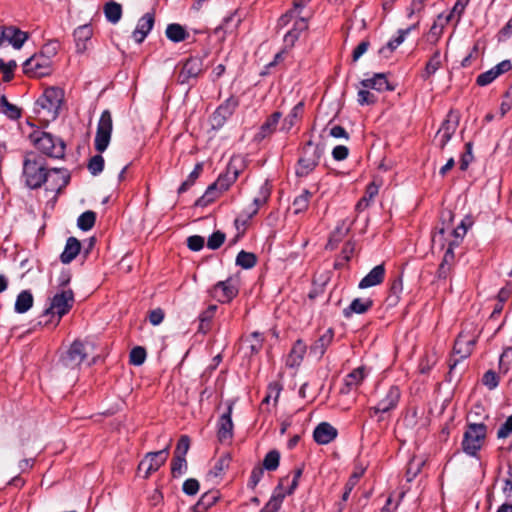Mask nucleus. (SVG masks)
Returning <instances> with one entry per match:
<instances>
[{
    "mask_svg": "<svg viewBox=\"0 0 512 512\" xmlns=\"http://www.w3.org/2000/svg\"><path fill=\"white\" fill-rule=\"evenodd\" d=\"M305 5L306 2L304 0H294L293 7L278 19V29L286 27L290 22H293V27L283 37L286 47H293L301 33L308 29V19L301 16Z\"/></svg>",
    "mask_w": 512,
    "mask_h": 512,
    "instance_id": "1",
    "label": "nucleus"
},
{
    "mask_svg": "<svg viewBox=\"0 0 512 512\" xmlns=\"http://www.w3.org/2000/svg\"><path fill=\"white\" fill-rule=\"evenodd\" d=\"M74 304V293L71 289H63L49 298V304L39 317L40 325L57 326L61 318L66 315Z\"/></svg>",
    "mask_w": 512,
    "mask_h": 512,
    "instance_id": "2",
    "label": "nucleus"
},
{
    "mask_svg": "<svg viewBox=\"0 0 512 512\" xmlns=\"http://www.w3.org/2000/svg\"><path fill=\"white\" fill-rule=\"evenodd\" d=\"M57 43L52 42L44 46L40 54L33 55L23 64V71L29 77L42 78L52 72L51 60L49 55L56 53Z\"/></svg>",
    "mask_w": 512,
    "mask_h": 512,
    "instance_id": "3",
    "label": "nucleus"
},
{
    "mask_svg": "<svg viewBox=\"0 0 512 512\" xmlns=\"http://www.w3.org/2000/svg\"><path fill=\"white\" fill-rule=\"evenodd\" d=\"M238 176L239 170L234 162L231 161L228 164L226 172L221 174L218 179L207 188L204 195L196 201V206L204 207L213 202L221 193L229 189L237 180Z\"/></svg>",
    "mask_w": 512,
    "mask_h": 512,
    "instance_id": "4",
    "label": "nucleus"
},
{
    "mask_svg": "<svg viewBox=\"0 0 512 512\" xmlns=\"http://www.w3.org/2000/svg\"><path fill=\"white\" fill-rule=\"evenodd\" d=\"M47 176L46 162L35 153H28L23 163V178L31 189H37L45 183Z\"/></svg>",
    "mask_w": 512,
    "mask_h": 512,
    "instance_id": "5",
    "label": "nucleus"
},
{
    "mask_svg": "<svg viewBox=\"0 0 512 512\" xmlns=\"http://www.w3.org/2000/svg\"><path fill=\"white\" fill-rule=\"evenodd\" d=\"M324 148L312 140L306 142L298 159L295 174L297 177H307L319 165Z\"/></svg>",
    "mask_w": 512,
    "mask_h": 512,
    "instance_id": "6",
    "label": "nucleus"
},
{
    "mask_svg": "<svg viewBox=\"0 0 512 512\" xmlns=\"http://www.w3.org/2000/svg\"><path fill=\"white\" fill-rule=\"evenodd\" d=\"M30 140L40 152L51 158L61 159L65 155L64 141L51 133L34 131L30 134Z\"/></svg>",
    "mask_w": 512,
    "mask_h": 512,
    "instance_id": "7",
    "label": "nucleus"
},
{
    "mask_svg": "<svg viewBox=\"0 0 512 512\" xmlns=\"http://www.w3.org/2000/svg\"><path fill=\"white\" fill-rule=\"evenodd\" d=\"M487 436V426L484 423H468L461 443L463 451L477 457Z\"/></svg>",
    "mask_w": 512,
    "mask_h": 512,
    "instance_id": "8",
    "label": "nucleus"
},
{
    "mask_svg": "<svg viewBox=\"0 0 512 512\" xmlns=\"http://www.w3.org/2000/svg\"><path fill=\"white\" fill-rule=\"evenodd\" d=\"M94 351L90 342L75 340L60 357V364L66 369H77Z\"/></svg>",
    "mask_w": 512,
    "mask_h": 512,
    "instance_id": "9",
    "label": "nucleus"
},
{
    "mask_svg": "<svg viewBox=\"0 0 512 512\" xmlns=\"http://www.w3.org/2000/svg\"><path fill=\"white\" fill-rule=\"evenodd\" d=\"M178 68L177 82L180 84H190L204 71L203 58L200 56H191L180 63Z\"/></svg>",
    "mask_w": 512,
    "mask_h": 512,
    "instance_id": "10",
    "label": "nucleus"
},
{
    "mask_svg": "<svg viewBox=\"0 0 512 512\" xmlns=\"http://www.w3.org/2000/svg\"><path fill=\"white\" fill-rule=\"evenodd\" d=\"M400 397V389L397 386H390L378 403L369 408L370 416L374 417L379 415L378 421H382V415L394 410L398 405Z\"/></svg>",
    "mask_w": 512,
    "mask_h": 512,
    "instance_id": "11",
    "label": "nucleus"
},
{
    "mask_svg": "<svg viewBox=\"0 0 512 512\" xmlns=\"http://www.w3.org/2000/svg\"><path fill=\"white\" fill-rule=\"evenodd\" d=\"M112 129L111 113L109 110H104L100 116L94 140L95 149L98 152L102 153L107 149L110 143Z\"/></svg>",
    "mask_w": 512,
    "mask_h": 512,
    "instance_id": "12",
    "label": "nucleus"
},
{
    "mask_svg": "<svg viewBox=\"0 0 512 512\" xmlns=\"http://www.w3.org/2000/svg\"><path fill=\"white\" fill-rule=\"evenodd\" d=\"M63 100V91L57 87L45 89L43 95L37 100V105L47 111L48 117L55 119Z\"/></svg>",
    "mask_w": 512,
    "mask_h": 512,
    "instance_id": "13",
    "label": "nucleus"
},
{
    "mask_svg": "<svg viewBox=\"0 0 512 512\" xmlns=\"http://www.w3.org/2000/svg\"><path fill=\"white\" fill-rule=\"evenodd\" d=\"M169 455V445L160 451L149 452L138 465V471L143 473L144 478H148L156 472L167 460Z\"/></svg>",
    "mask_w": 512,
    "mask_h": 512,
    "instance_id": "14",
    "label": "nucleus"
},
{
    "mask_svg": "<svg viewBox=\"0 0 512 512\" xmlns=\"http://www.w3.org/2000/svg\"><path fill=\"white\" fill-rule=\"evenodd\" d=\"M239 106V100L235 96L227 98L213 113L212 125L214 128L222 127L226 120L232 116Z\"/></svg>",
    "mask_w": 512,
    "mask_h": 512,
    "instance_id": "15",
    "label": "nucleus"
},
{
    "mask_svg": "<svg viewBox=\"0 0 512 512\" xmlns=\"http://www.w3.org/2000/svg\"><path fill=\"white\" fill-rule=\"evenodd\" d=\"M237 293L238 288L232 278H229L225 281H219L214 285L211 291L212 297L221 303L230 302L237 295Z\"/></svg>",
    "mask_w": 512,
    "mask_h": 512,
    "instance_id": "16",
    "label": "nucleus"
},
{
    "mask_svg": "<svg viewBox=\"0 0 512 512\" xmlns=\"http://www.w3.org/2000/svg\"><path fill=\"white\" fill-rule=\"evenodd\" d=\"M232 410V405H229L227 410L218 419L217 437L221 443H229L233 438Z\"/></svg>",
    "mask_w": 512,
    "mask_h": 512,
    "instance_id": "17",
    "label": "nucleus"
},
{
    "mask_svg": "<svg viewBox=\"0 0 512 512\" xmlns=\"http://www.w3.org/2000/svg\"><path fill=\"white\" fill-rule=\"evenodd\" d=\"M92 36L93 28L90 24L81 25L74 30L73 37L77 53L83 54L88 50Z\"/></svg>",
    "mask_w": 512,
    "mask_h": 512,
    "instance_id": "18",
    "label": "nucleus"
},
{
    "mask_svg": "<svg viewBox=\"0 0 512 512\" xmlns=\"http://www.w3.org/2000/svg\"><path fill=\"white\" fill-rule=\"evenodd\" d=\"M334 338L333 329H327L322 335L319 336L310 346L309 354L320 360L325 354L327 348L331 345Z\"/></svg>",
    "mask_w": 512,
    "mask_h": 512,
    "instance_id": "19",
    "label": "nucleus"
},
{
    "mask_svg": "<svg viewBox=\"0 0 512 512\" xmlns=\"http://www.w3.org/2000/svg\"><path fill=\"white\" fill-rule=\"evenodd\" d=\"M457 127V117L453 118L451 114L448 115V118L442 123L441 127L439 128L436 134V139L441 149H443L446 146V144L450 141V139L456 132Z\"/></svg>",
    "mask_w": 512,
    "mask_h": 512,
    "instance_id": "20",
    "label": "nucleus"
},
{
    "mask_svg": "<svg viewBox=\"0 0 512 512\" xmlns=\"http://www.w3.org/2000/svg\"><path fill=\"white\" fill-rule=\"evenodd\" d=\"M69 180L70 176L66 170L55 168L47 170L45 183L47 184V189L60 191L68 184Z\"/></svg>",
    "mask_w": 512,
    "mask_h": 512,
    "instance_id": "21",
    "label": "nucleus"
},
{
    "mask_svg": "<svg viewBox=\"0 0 512 512\" xmlns=\"http://www.w3.org/2000/svg\"><path fill=\"white\" fill-rule=\"evenodd\" d=\"M271 194V186L268 180H265L264 183L260 186L258 196L253 199V203L245 209L247 211V218H252L254 215L258 213V210L261 206L266 204Z\"/></svg>",
    "mask_w": 512,
    "mask_h": 512,
    "instance_id": "22",
    "label": "nucleus"
},
{
    "mask_svg": "<svg viewBox=\"0 0 512 512\" xmlns=\"http://www.w3.org/2000/svg\"><path fill=\"white\" fill-rule=\"evenodd\" d=\"M337 429L327 422L320 423L313 432L315 442L321 445L332 442L337 437Z\"/></svg>",
    "mask_w": 512,
    "mask_h": 512,
    "instance_id": "23",
    "label": "nucleus"
},
{
    "mask_svg": "<svg viewBox=\"0 0 512 512\" xmlns=\"http://www.w3.org/2000/svg\"><path fill=\"white\" fill-rule=\"evenodd\" d=\"M154 25V16L151 13H146L142 16L133 31V38L137 43H142L147 37Z\"/></svg>",
    "mask_w": 512,
    "mask_h": 512,
    "instance_id": "24",
    "label": "nucleus"
},
{
    "mask_svg": "<svg viewBox=\"0 0 512 512\" xmlns=\"http://www.w3.org/2000/svg\"><path fill=\"white\" fill-rule=\"evenodd\" d=\"M385 277V266H375L358 284L360 289H367L381 284Z\"/></svg>",
    "mask_w": 512,
    "mask_h": 512,
    "instance_id": "25",
    "label": "nucleus"
},
{
    "mask_svg": "<svg viewBox=\"0 0 512 512\" xmlns=\"http://www.w3.org/2000/svg\"><path fill=\"white\" fill-rule=\"evenodd\" d=\"M282 117V114L278 111L272 113L266 121L260 126L259 131L256 133L254 140L261 142L265 138L269 137L275 130Z\"/></svg>",
    "mask_w": 512,
    "mask_h": 512,
    "instance_id": "26",
    "label": "nucleus"
},
{
    "mask_svg": "<svg viewBox=\"0 0 512 512\" xmlns=\"http://www.w3.org/2000/svg\"><path fill=\"white\" fill-rule=\"evenodd\" d=\"M360 85L363 88L373 89L378 92L393 90L384 73H375L371 78L363 79Z\"/></svg>",
    "mask_w": 512,
    "mask_h": 512,
    "instance_id": "27",
    "label": "nucleus"
},
{
    "mask_svg": "<svg viewBox=\"0 0 512 512\" xmlns=\"http://www.w3.org/2000/svg\"><path fill=\"white\" fill-rule=\"evenodd\" d=\"M475 342V338L460 333L454 344V353L459 354L462 359L468 357L472 352Z\"/></svg>",
    "mask_w": 512,
    "mask_h": 512,
    "instance_id": "28",
    "label": "nucleus"
},
{
    "mask_svg": "<svg viewBox=\"0 0 512 512\" xmlns=\"http://www.w3.org/2000/svg\"><path fill=\"white\" fill-rule=\"evenodd\" d=\"M80 249V241L75 237H69L66 241L64 251L60 255L61 262L64 264H69L72 262L79 254Z\"/></svg>",
    "mask_w": 512,
    "mask_h": 512,
    "instance_id": "29",
    "label": "nucleus"
},
{
    "mask_svg": "<svg viewBox=\"0 0 512 512\" xmlns=\"http://www.w3.org/2000/svg\"><path fill=\"white\" fill-rule=\"evenodd\" d=\"M306 351H307L306 344L300 339L297 340L294 343V345L288 355V358L286 361L287 366H289L291 368L298 367L301 364Z\"/></svg>",
    "mask_w": 512,
    "mask_h": 512,
    "instance_id": "30",
    "label": "nucleus"
},
{
    "mask_svg": "<svg viewBox=\"0 0 512 512\" xmlns=\"http://www.w3.org/2000/svg\"><path fill=\"white\" fill-rule=\"evenodd\" d=\"M442 67L441 51L435 50L427 61L424 70L421 72L423 80H429Z\"/></svg>",
    "mask_w": 512,
    "mask_h": 512,
    "instance_id": "31",
    "label": "nucleus"
},
{
    "mask_svg": "<svg viewBox=\"0 0 512 512\" xmlns=\"http://www.w3.org/2000/svg\"><path fill=\"white\" fill-rule=\"evenodd\" d=\"M373 306V301L370 298L362 299L356 298L351 304L343 310L346 317L351 316L353 313L363 314Z\"/></svg>",
    "mask_w": 512,
    "mask_h": 512,
    "instance_id": "32",
    "label": "nucleus"
},
{
    "mask_svg": "<svg viewBox=\"0 0 512 512\" xmlns=\"http://www.w3.org/2000/svg\"><path fill=\"white\" fill-rule=\"evenodd\" d=\"M418 27V23L411 25L410 27L406 29H400L398 31V36L389 40L386 47H383L379 50L380 54H384L386 50H389L390 52H393L399 45H401L406 36L412 31L415 30Z\"/></svg>",
    "mask_w": 512,
    "mask_h": 512,
    "instance_id": "33",
    "label": "nucleus"
},
{
    "mask_svg": "<svg viewBox=\"0 0 512 512\" xmlns=\"http://www.w3.org/2000/svg\"><path fill=\"white\" fill-rule=\"evenodd\" d=\"M103 11L107 21L112 24L118 23L122 17V6L113 0L104 5Z\"/></svg>",
    "mask_w": 512,
    "mask_h": 512,
    "instance_id": "34",
    "label": "nucleus"
},
{
    "mask_svg": "<svg viewBox=\"0 0 512 512\" xmlns=\"http://www.w3.org/2000/svg\"><path fill=\"white\" fill-rule=\"evenodd\" d=\"M33 295L28 290L20 292L16 298L14 309L17 313H26L33 306Z\"/></svg>",
    "mask_w": 512,
    "mask_h": 512,
    "instance_id": "35",
    "label": "nucleus"
},
{
    "mask_svg": "<svg viewBox=\"0 0 512 512\" xmlns=\"http://www.w3.org/2000/svg\"><path fill=\"white\" fill-rule=\"evenodd\" d=\"M264 337L259 332H252L244 340L246 348L249 350L250 355L259 353L263 346Z\"/></svg>",
    "mask_w": 512,
    "mask_h": 512,
    "instance_id": "36",
    "label": "nucleus"
},
{
    "mask_svg": "<svg viewBox=\"0 0 512 512\" xmlns=\"http://www.w3.org/2000/svg\"><path fill=\"white\" fill-rule=\"evenodd\" d=\"M367 373L363 367H358L345 377V385L349 389L357 388L365 379Z\"/></svg>",
    "mask_w": 512,
    "mask_h": 512,
    "instance_id": "37",
    "label": "nucleus"
},
{
    "mask_svg": "<svg viewBox=\"0 0 512 512\" xmlns=\"http://www.w3.org/2000/svg\"><path fill=\"white\" fill-rule=\"evenodd\" d=\"M166 37L172 42L178 43L188 37V33L180 24H169L166 28Z\"/></svg>",
    "mask_w": 512,
    "mask_h": 512,
    "instance_id": "38",
    "label": "nucleus"
},
{
    "mask_svg": "<svg viewBox=\"0 0 512 512\" xmlns=\"http://www.w3.org/2000/svg\"><path fill=\"white\" fill-rule=\"evenodd\" d=\"M303 110V103L300 102L297 105H295L290 113L284 118L281 130L288 132L291 130V128L295 125L296 121L299 119L301 113Z\"/></svg>",
    "mask_w": 512,
    "mask_h": 512,
    "instance_id": "39",
    "label": "nucleus"
},
{
    "mask_svg": "<svg viewBox=\"0 0 512 512\" xmlns=\"http://www.w3.org/2000/svg\"><path fill=\"white\" fill-rule=\"evenodd\" d=\"M217 306L216 305H210L205 311H203L199 315V328L198 331L201 333H207L210 329V321L215 315Z\"/></svg>",
    "mask_w": 512,
    "mask_h": 512,
    "instance_id": "40",
    "label": "nucleus"
},
{
    "mask_svg": "<svg viewBox=\"0 0 512 512\" xmlns=\"http://www.w3.org/2000/svg\"><path fill=\"white\" fill-rule=\"evenodd\" d=\"M218 499L217 492H208L201 496L199 501L195 504L194 509L196 512H204L211 507Z\"/></svg>",
    "mask_w": 512,
    "mask_h": 512,
    "instance_id": "41",
    "label": "nucleus"
},
{
    "mask_svg": "<svg viewBox=\"0 0 512 512\" xmlns=\"http://www.w3.org/2000/svg\"><path fill=\"white\" fill-rule=\"evenodd\" d=\"M378 191V186L375 183H370L367 186L365 195L358 201L356 208L358 210H363L368 207L373 198L378 194Z\"/></svg>",
    "mask_w": 512,
    "mask_h": 512,
    "instance_id": "42",
    "label": "nucleus"
},
{
    "mask_svg": "<svg viewBox=\"0 0 512 512\" xmlns=\"http://www.w3.org/2000/svg\"><path fill=\"white\" fill-rule=\"evenodd\" d=\"M256 262L255 254L244 250L240 251L236 257V264L244 269H251L256 265Z\"/></svg>",
    "mask_w": 512,
    "mask_h": 512,
    "instance_id": "43",
    "label": "nucleus"
},
{
    "mask_svg": "<svg viewBox=\"0 0 512 512\" xmlns=\"http://www.w3.org/2000/svg\"><path fill=\"white\" fill-rule=\"evenodd\" d=\"M203 170L202 163H197L193 169V171L189 174L187 179L180 185L178 188V193L182 194L186 192L196 181V179L200 176Z\"/></svg>",
    "mask_w": 512,
    "mask_h": 512,
    "instance_id": "44",
    "label": "nucleus"
},
{
    "mask_svg": "<svg viewBox=\"0 0 512 512\" xmlns=\"http://www.w3.org/2000/svg\"><path fill=\"white\" fill-rule=\"evenodd\" d=\"M280 453L277 450L269 451L262 463V467L267 471H275L279 467Z\"/></svg>",
    "mask_w": 512,
    "mask_h": 512,
    "instance_id": "45",
    "label": "nucleus"
},
{
    "mask_svg": "<svg viewBox=\"0 0 512 512\" xmlns=\"http://www.w3.org/2000/svg\"><path fill=\"white\" fill-rule=\"evenodd\" d=\"M96 221V214L93 211H86L82 213L77 220V225L82 231L90 230Z\"/></svg>",
    "mask_w": 512,
    "mask_h": 512,
    "instance_id": "46",
    "label": "nucleus"
},
{
    "mask_svg": "<svg viewBox=\"0 0 512 512\" xmlns=\"http://www.w3.org/2000/svg\"><path fill=\"white\" fill-rule=\"evenodd\" d=\"M312 194L308 190H304L293 201L294 213L298 214L304 212L309 205Z\"/></svg>",
    "mask_w": 512,
    "mask_h": 512,
    "instance_id": "47",
    "label": "nucleus"
},
{
    "mask_svg": "<svg viewBox=\"0 0 512 512\" xmlns=\"http://www.w3.org/2000/svg\"><path fill=\"white\" fill-rule=\"evenodd\" d=\"M471 225L469 218L463 219L461 223L452 230L454 240L450 241L454 245H459L467 233L468 227Z\"/></svg>",
    "mask_w": 512,
    "mask_h": 512,
    "instance_id": "48",
    "label": "nucleus"
},
{
    "mask_svg": "<svg viewBox=\"0 0 512 512\" xmlns=\"http://www.w3.org/2000/svg\"><path fill=\"white\" fill-rule=\"evenodd\" d=\"M402 291H403L402 277L401 276H397L391 282L389 300L393 304H396L399 301V299H400V295H401Z\"/></svg>",
    "mask_w": 512,
    "mask_h": 512,
    "instance_id": "49",
    "label": "nucleus"
},
{
    "mask_svg": "<svg viewBox=\"0 0 512 512\" xmlns=\"http://www.w3.org/2000/svg\"><path fill=\"white\" fill-rule=\"evenodd\" d=\"M377 97L374 93L369 91V88L361 87L357 93V102L359 105H372L376 103Z\"/></svg>",
    "mask_w": 512,
    "mask_h": 512,
    "instance_id": "50",
    "label": "nucleus"
},
{
    "mask_svg": "<svg viewBox=\"0 0 512 512\" xmlns=\"http://www.w3.org/2000/svg\"><path fill=\"white\" fill-rule=\"evenodd\" d=\"M187 470L185 457L174 455L171 463V473L174 477L180 476Z\"/></svg>",
    "mask_w": 512,
    "mask_h": 512,
    "instance_id": "51",
    "label": "nucleus"
},
{
    "mask_svg": "<svg viewBox=\"0 0 512 512\" xmlns=\"http://www.w3.org/2000/svg\"><path fill=\"white\" fill-rule=\"evenodd\" d=\"M16 67V61L10 60L9 62H5L3 59H0V73L3 74V80L5 82H8L13 78V73Z\"/></svg>",
    "mask_w": 512,
    "mask_h": 512,
    "instance_id": "52",
    "label": "nucleus"
},
{
    "mask_svg": "<svg viewBox=\"0 0 512 512\" xmlns=\"http://www.w3.org/2000/svg\"><path fill=\"white\" fill-rule=\"evenodd\" d=\"M1 107L3 112L11 119H17L21 115L20 109L9 103L5 96L1 97Z\"/></svg>",
    "mask_w": 512,
    "mask_h": 512,
    "instance_id": "53",
    "label": "nucleus"
},
{
    "mask_svg": "<svg viewBox=\"0 0 512 512\" xmlns=\"http://www.w3.org/2000/svg\"><path fill=\"white\" fill-rule=\"evenodd\" d=\"M104 168V158L101 155L93 156L88 163V170L93 176L100 174Z\"/></svg>",
    "mask_w": 512,
    "mask_h": 512,
    "instance_id": "54",
    "label": "nucleus"
},
{
    "mask_svg": "<svg viewBox=\"0 0 512 512\" xmlns=\"http://www.w3.org/2000/svg\"><path fill=\"white\" fill-rule=\"evenodd\" d=\"M470 0H457L454 4L450 14L446 17V22H449L454 15H457V21L460 20Z\"/></svg>",
    "mask_w": 512,
    "mask_h": 512,
    "instance_id": "55",
    "label": "nucleus"
},
{
    "mask_svg": "<svg viewBox=\"0 0 512 512\" xmlns=\"http://www.w3.org/2000/svg\"><path fill=\"white\" fill-rule=\"evenodd\" d=\"M146 359V351L143 347H134L130 352V363L139 366L144 363Z\"/></svg>",
    "mask_w": 512,
    "mask_h": 512,
    "instance_id": "56",
    "label": "nucleus"
},
{
    "mask_svg": "<svg viewBox=\"0 0 512 512\" xmlns=\"http://www.w3.org/2000/svg\"><path fill=\"white\" fill-rule=\"evenodd\" d=\"M224 241H225V234L221 231H216L209 236L208 241H207V247L211 250H216L219 247H221V245L224 243Z\"/></svg>",
    "mask_w": 512,
    "mask_h": 512,
    "instance_id": "57",
    "label": "nucleus"
},
{
    "mask_svg": "<svg viewBox=\"0 0 512 512\" xmlns=\"http://www.w3.org/2000/svg\"><path fill=\"white\" fill-rule=\"evenodd\" d=\"M283 495L272 496L260 512H277L283 502Z\"/></svg>",
    "mask_w": 512,
    "mask_h": 512,
    "instance_id": "58",
    "label": "nucleus"
},
{
    "mask_svg": "<svg viewBox=\"0 0 512 512\" xmlns=\"http://www.w3.org/2000/svg\"><path fill=\"white\" fill-rule=\"evenodd\" d=\"M230 460L231 458L228 454L221 456L213 467L212 473L214 476L221 475L229 467Z\"/></svg>",
    "mask_w": 512,
    "mask_h": 512,
    "instance_id": "59",
    "label": "nucleus"
},
{
    "mask_svg": "<svg viewBox=\"0 0 512 512\" xmlns=\"http://www.w3.org/2000/svg\"><path fill=\"white\" fill-rule=\"evenodd\" d=\"M190 448V438L187 435H182L177 443L174 455L186 457V454Z\"/></svg>",
    "mask_w": 512,
    "mask_h": 512,
    "instance_id": "60",
    "label": "nucleus"
},
{
    "mask_svg": "<svg viewBox=\"0 0 512 512\" xmlns=\"http://www.w3.org/2000/svg\"><path fill=\"white\" fill-rule=\"evenodd\" d=\"M498 76L499 75L496 74V71L494 70V68H491L490 70L478 75L476 83L479 86H486V85L492 83Z\"/></svg>",
    "mask_w": 512,
    "mask_h": 512,
    "instance_id": "61",
    "label": "nucleus"
},
{
    "mask_svg": "<svg viewBox=\"0 0 512 512\" xmlns=\"http://www.w3.org/2000/svg\"><path fill=\"white\" fill-rule=\"evenodd\" d=\"M482 382L489 390H493L498 386L499 378L494 371L489 370L483 375Z\"/></svg>",
    "mask_w": 512,
    "mask_h": 512,
    "instance_id": "62",
    "label": "nucleus"
},
{
    "mask_svg": "<svg viewBox=\"0 0 512 512\" xmlns=\"http://www.w3.org/2000/svg\"><path fill=\"white\" fill-rule=\"evenodd\" d=\"M27 39H28V34L16 27V29L14 31V37L11 40L10 44L15 49H20Z\"/></svg>",
    "mask_w": 512,
    "mask_h": 512,
    "instance_id": "63",
    "label": "nucleus"
},
{
    "mask_svg": "<svg viewBox=\"0 0 512 512\" xmlns=\"http://www.w3.org/2000/svg\"><path fill=\"white\" fill-rule=\"evenodd\" d=\"M512 433V415L509 416L506 421L500 426L497 431V437L499 439L507 438Z\"/></svg>",
    "mask_w": 512,
    "mask_h": 512,
    "instance_id": "64",
    "label": "nucleus"
}]
</instances>
